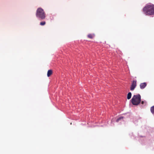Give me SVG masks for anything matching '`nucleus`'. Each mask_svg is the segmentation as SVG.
Instances as JSON below:
<instances>
[{
  "label": "nucleus",
  "instance_id": "3",
  "mask_svg": "<svg viewBox=\"0 0 154 154\" xmlns=\"http://www.w3.org/2000/svg\"><path fill=\"white\" fill-rule=\"evenodd\" d=\"M131 103L134 105L137 106L138 105L141 101V97L140 95L138 94L134 95L131 99Z\"/></svg>",
  "mask_w": 154,
  "mask_h": 154
},
{
  "label": "nucleus",
  "instance_id": "8",
  "mask_svg": "<svg viewBox=\"0 0 154 154\" xmlns=\"http://www.w3.org/2000/svg\"><path fill=\"white\" fill-rule=\"evenodd\" d=\"M150 110H151V112L153 114H154V106H153L151 107Z\"/></svg>",
  "mask_w": 154,
  "mask_h": 154
},
{
  "label": "nucleus",
  "instance_id": "1",
  "mask_svg": "<svg viewBox=\"0 0 154 154\" xmlns=\"http://www.w3.org/2000/svg\"><path fill=\"white\" fill-rule=\"evenodd\" d=\"M143 11L146 15H154V5L152 4H147L143 8Z\"/></svg>",
  "mask_w": 154,
  "mask_h": 154
},
{
  "label": "nucleus",
  "instance_id": "4",
  "mask_svg": "<svg viewBox=\"0 0 154 154\" xmlns=\"http://www.w3.org/2000/svg\"><path fill=\"white\" fill-rule=\"evenodd\" d=\"M137 82L136 81L134 80L131 83L130 87V90L131 91H133L137 86Z\"/></svg>",
  "mask_w": 154,
  "mask_h": 154
},
{
  "label": "nucleus",
  "instance_id": "6",
  "mask_svg": "<svg viewBox=\"0 0 154 154\" xmlns=\"http://www.w3.org/2000/svg\"><path fill=\"white\" fill-rule=\"evenodd\" d=\"M53 72L52 70H49L47 72V76L48 77H50L52 74Z\"/></svg>",
  "mask_w": 154,
  "mask_h": 154
},
{
  "label": "nucleus",
  "instance_id": "7",
  "mask_svg": "<svg viewBox=\"0 0 154 154\" xmlns=\"http://www.w3.org/2000/svg\"><path fill=\"white\" fill-rule=\"evenodd\" d=\"M131 97V92H129L128 94L127 98L128 100L130 99Z\"/></svg>",
  "mask_w": 154,
  "mask_h": 154
},
{
  "label": "nucleus",
  "instance_id": "11",
  "mask_svg": "<svg viewBox=\"0 0 154 154\" xmlns=\"http://www.w3.org/2000/svg\"><path fill=\"white\" fill-rule=\"evenodd\" d=\"M88 37L90 38H93V35L91 34H90L88 35Z\"/></svg>",
  "mask_w": 154,
  "mask_h": 154
},
{
  "label": "nucleus",
  "instance_id": "9",
  "mask_svg": "<svg viewBox=\"0 0 154 154\" xmlns=\"http://www.w3.org/2000/svg\"><path fill=\"white\" fill-rule=\"evenodd\" d=\"M123 118V117H121L119 118H118L116 120V122H119L120 120L121 119H122Z\"/></svg>",
  "mask_w": 154,
  "mask_h": 154
},
{
  "label": "nucleus",
  "instance_id": "5",
  "mask_svg": "<svg viewBox=\"0 0 154 154\" xmlns=\"http://www.w3.org/2000/svg\"><path fill=\"white\" fill-rule=\"evenodd\" d=\"M147 84L146 82L141 83L140 85V88L141 89H143L146 86Z\"/></svg>",
  "mask_w": 154,
  "mask_h": 154
},
{
  "label": "nucleus",
  "instance_id": "10",
  "mask_svg": "<svg viewBox=\"0 0 154 154\" xmlns=\"http://www.w3.org/2000/svg\"><path fill=\"white\" fill-rule=\"evenodd\" d=\"M46 24L45 21H42L40 23V25L41 26H44Z\"/></svg>",
  "mask_w": 154,
  "mask_h": 154
},
{
  "label": "nucleus",
  "instance_id": "2",
  "mask_svg": "<svg viewBox=\"0 0 154 154\" xmlns=\"http://www.w3.org/2000/svg\"><path fill=\"white\" fill-rule=\"evenodd\" d=\"M36 15L37 18L41 20L44 19L46 17L45 14L44 10L41 8L37 9Z\"/></svg>",
  "mask_w": 154,
  "mask_h": 154
},
{
  "label": "nucleus",
  "instance_id": "12",
  "mask_svg": "<svg viewBox=\"0 0 154 154\" xmlns=\"http://www.w3.org/2000/svg\"><path fill=\"white\" fill-rule=\"evenodd\" d=\"M141 103L142 104H143L144 103V102L143 101H142L141 102Z\"/></svg>",
  "mask_w": 154,
  "mask_h": 154
}]
</instances>
